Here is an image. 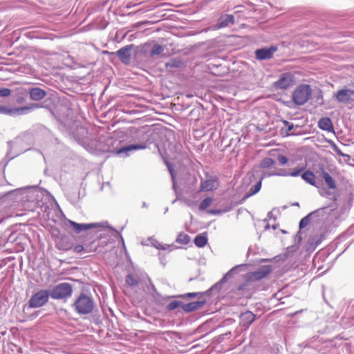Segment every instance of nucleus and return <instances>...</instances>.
<instances>
[{"mask_svg": "<svg viewBox=\"0 0 354 354\" xmlns=\"http://www.w3.org/2000/svg\"><path fill=\"white\" fill-rule=\"evenodd\" d=\"M48 192L37 185L17 188L8 193L10 198L21 203L26 209L32 210L41 205L43 196Z\"/></svg>", "mask_w": 354, "mask_h": 354, "instance_id": "nucleus-1", "label": "nucleus"}, {"mask_svg": "<svg viewBox=\"0 0 354 354\" xmlns=\"http://www.w3.org/2000/svg\"><path fill=\"white\" fill-rule=\"evenodd\" d=\"M120 141L109 136H101L95 144V148L101 152H111L121 157L125 158L129 156V152L134 150L145 149L147 144H131L119 147Z\"/></svg>", "mask_w": 354, "mask_h": 354, "instance_id": "nucleus-2", "label": "nucleus"}, {"mask_svg": "<svg viewBox=\"0 0 354 354\" xmlns=\"http://www.w3.org/2000/svg\"><path fill=\"white\" fill-rule=\"evenodd\" d=\"M95 301L92 296L85 292H81L75 299L72 305L74 310L79 315H88L93 312Z\"/></svg>", "mask_w": 354, "mask_h": 354, "instance_id": "nucleus-3", "label": "nucleus"}, {"mask_svg": "<svg viewBox=\"0 0 354 354\" xmlns=\"http://www.w3.org/2000/svg\"><path fill=\"white\" fill-rule=\"evenodd\" d=\"M50 298L55 300L66 301L71 297L73 292L72 284L62 282L53 286L50 290Z\"/></svg>", "mask_w": 354, "mask_h": 354, "instance_id": "nucleus-4", "label": "nucleus"}, {"mask_svg": "<svg viewBox=\"0 0 354 354\" xmlns=\"http://www.w3.org/2000/svg\"><path fill=\"white\" fill-rule=\"evenodd\" d=\"M312 88L309 84H299L292 94V102L297 106L304 105L310 99Z\"/></svg>", "mask_w": 354, "mask_h": 354, "instance_id": "nucleus-5", "label": "nucleus"}, {"mask_svg": "<svg viewBox=\"0 0 354 354\" xmlns=\"http://www.w3.org/2000/svg\"><path fill=\"white\" fill-rule=\"evenodd\" d=\"M50 297L49 290L41 289L34 293L28 300V306L31 308H40L46 305Z\"/></svg>", "mask_w": 354, "mask_h": 354, "instance_id": "nucleus-6", "label": "nucleus"}, {"mask_svg": "<svg viewBox=\"0 0 354 354\" xmlns=\"http://www.w3.org/2000/svg\"><path fill=\"white\" fill-rule=\"evenodd\" d=\"M40 106L37 104H31L29 106H24L19 108H11L9 106L0 105V114L8 115H20L28 113Z\"/></svg>", "mask_w": 354, "mask_h": 354, "instance_id": "nucleus-7", "label": "nucleus"}, {"mask_svg": "<svg viewBox=\"0 0 354 354\" xmlns=\"http://www.w3.org/2000/svg\"><path fill=\"white\" fill-rule=\"evenodd\" d=\"M245 267V266L244 264H241L235 266L231 268L218 282L216 283L208 290L206 291L207 293L210 292H218L221 290L222 286L227 281V279L232 278L235 274H237L239 272L243 270Z\"/></svg>", "mask_w": 354, "mask_h": 354, "instance_id": "nucleus-8", "label": "nucleus"}, {"mask_svg": "<svg viewBox=\"0 0 354 354\" xmlns=\"http://www.w3.org/2000/svg\"><path fill=\"white\" fill-rule=\"evenodd\" d=\"M335 100L341 104H347L354 102V89L344 88L333 94Z\"/></svg>", "mask_w": 354, "mask_h": 354, "instance_id": "nucleus-9", "label": "nucleus"}, {"mask_svg": "<svg viewBox=\"0 0 354 354\" xmlns=\"http://www.w3.org/2000/svg\"><path fill=\"white\" fill-rule=\"evenodd\" d=\"M219 187V180L214 174H205V178L200 184V191L209 192L216 190Z\"/></svg>", "mask_w": 354, "mask_h": 354, "instance_id": "nucleus-10", "label": "nucleus"}, {"mask_svg": "<svg viewBox=\"0 0 354 354\" xmlns=\"http://www.w3.org/2000/svg\"><path fill=\"white\" fill-rule=\"evenodd\" d=\"M295 83V76L290 72L280 75L279 80L274 82L273 86L276 89L286 90L292 86Z\"/></svg>", "mask_w": 354, "mask_h": 354, "instance_id": "nucleus-11", "label": "nucleus"}, {"mask_svg": "<svg viewBox=\"0 0 354 354\" xmlns=\"http://www.w3.org/2000/svg\"><path fill=\"white\" fill-rule=\"evenodd\" d=\"M277 50L278 48L275 45L257 48L254 51L255 58L259 61L270 59Z\"/></svg>", "mask_w": 354, "mask_h": 354, "instance_id": "nucleus-12", "label": "nucleus"}, {"mask_svg": "<svg viewBox=\"0 0 354 354\" xmlns=\"http://www.w3.org/2000/svg\"><path fill=\"white\" fill-rule=\"evenodd\" d=\"M133 47V44L127 45L118 50L115 54L122 63L127 65L131 62V50Z\"/></svg>", "mask_w": 354, "mask_h": 354, "instance_id": "nucleus-13", "label": "nucleus"}, {"mask_svg": "<svg viewBox=\"0 0 354 354\" xmlns=\"http://www.w3.org/2000/svg\"><path fill=\"white\" fill-rule=\"evenodd\" d=\"M68 225L73 230L75 234H80L82 232L86 231L93 227H98L100 223H78L71 220H68Z\"/></svg>", "mask_w": 354, "mask_h": 354, "instance_id": "nucleus-14", "label": "nucleus"}, {"mask_svg": "<svg viewBox=\"0 0 354 354\" xmlns=\"http://www.w3.org/2000/svg\"><path fill=\"white\" fill-rule=\"evenodd\" d=\"M319 194L324 198H326L331 201H336L337 200V195L335 193V189H330L328 187H325L322 182L317 187Z\"/></svg>", "mask_w": 354, "mask_h": 354, "instance_id": "nucleus-15", "label": "nucleus"}, {"mask_svg": "<svg viewBox=\"0 0 354 354\" xmlns=\"http://www.w3.org/2000/svg\"><path fill=\"white\" fill-rule=\"evenodd\" d=\"M272 271V266L269 265L261 266L252 272V278L259 281L267 277Z\"/></svg>", "mask_w": 354, "mask_h": 354, "instance_id": "nucleus-16", "label": "nucleus"}, {"mask_svg": "<svg viewBox=\"0 0 354 354\" xmlns=\"http://www.w3.org/2000/svg\"><path fill=\"white\" fill-rule=\"evenodd\" d=\"M319 175L324 181L327 187L330 189H336L337 184L334 178L325 170L324 167L322 165L319 167Z\"/></svg>", "mask_w": 354, "mask_h": 354, "instance_id": "nucleus-17", "label": "nucleus"}, {"mask_svg": "<svg viewBox=\"0 0 354 354\" xmlns=\"http://www.w3.org/2000/svg\"><path fill=\"white\" fill-rule=\"evenodd\" d=\"M206 303L207 301L205 299H199L187 304H183V310L186 313H189L201 309L206 304Z\"/></svg>", "mask_w": 354, "mask_h": 354, "instance_id": "nucleus-18", "label": "nucleus"}, {"mask_svg": "<svg viewBox=\"0 0 354 354\" xmlns=\"http://www.w3.org/2000/svg\"><path fill=\"white\" fill-rule=\"evenodd\" d=\"M234 24V17L233 15L225 14L221 15L216 23V29H221Z\"/></svg>", "mask_w": 354, "mask_h": 354, "instance_id": "nucleus-19", "label": "nucleus"}, {"mask_svg": "<svg viewBox=\"0 0 354 354\" xmlns=\"http://www.w3.org/2000/svg\"><path fill=\"white\" fill-rule=\"evenodd\" d=\"M255 319L256 315H254L251 311H245L242 313L240 315V324L243 327L248 328L254 322Z\"/></svg>", "mask_w": 354, "mask_h": 354, "instance_id": "nucleus-20", "label": "nucleus"}, {"mask_svg": "<svg viewBox=\"0 0 354 354\" xmlns=\"http://www.w3.org/2000/svg\"><path fill=\"white\" fill-rule=\"evenodd\" d=\"M301 177L306 183H308L312 186H314L316 188L322 183V182H317L316 180V176H315V174L309 169L304 171L301 174Z\"/></svg>", "mask_w": 354, "mask_h": 354, "instance_id": "nucleus-21", "label": "nucleus"}, {"mask_svg": "<svg viewBox=\"0 0 354 354\" xmlns=\"http://www.w3.org/2000/svg\"><path fill=\"white\" fill-rule=\"evenodd\" d=\"M30 98L32 101H39L44 99L47 93L39 87H33L29 90Z\"/></svg>", "mask_w": 354, "mask_h": 354, "instance_id": "nucleus-22", "label": "nucleus"}, {"mask_svg": "<svg viewBox=\"0 0 354 354\" xmlns=\"http://www.w3.org/2000/svg\"><path fill=\"white\" fill-rule=\"evenodd\" d=\"M166 165L168 169V171L171 176V181H172V189H174L175 194L176 196H178V186H177V182H176V177L175 174V171L174 169L173 165L169 162H166ZM179 198L177 196V198L172 201V203H174L177 200H178Z\"/></svg>", "mask_w": 354, "mask_h": 354, "instance_id": "nucleus-23", "label": "nucleus"}, {"mask_svg": "<svg viewBox=\"0 0 354 354\" xmlns=\"http://www.w3.org/2000/svg\"><path fill=\"white\" fill-rule=\"evenodd\" d=\"M318 127L324 131L332 132L334 131L333 124L329 118H322L318 121Z\"/></svg>", "mask_w": 354, "mask_h": 354, "instance_id": "nucleus-24", "label": "nucleus"}, {"mask_svg": "<svg viewBox=\"0 0 354 354\" xmlns=\"http://www.w3.org/2000/svg\"><path fill=\"white\" fill-rule=\"evenodd\" d=\"M205 294H207V292H187V293H185V294L169 296V297H167V299L179 298V299H192V298L198 297L199 299H201V297Z\"/></svg>", "mask_w": 354, "mask_h": 354, "instance_id": "nucleus-25", "label": "nucleus"}, {"mask_svg": "<svg viewBox=\"0 0 354 354\" xmlns=\"http://www.w3.org/2000/svg\"><path fill=\"white\" fill-rule=\"evenodd\" d=\"M327 207H322L311 212L312 221L319 222L322 218H324L326 214Z\"/></svg>", "mask_w": 354, "mask_h": 354, "instance_id": "nucleus-26", "label": "nucleus"}, {"mask_svg": "<svg viewBox=\"0 0 354 354\" xmlns=\"http://www.w3.org/2000/svg\"><path fill=\"white\" fill-rule=\"evenodd\" d=\"M147 241L149 243H142V244L147 245L150 244L158 250H165L170 247H173L172 245H163L162 243H160L158 240L153 239V237L148 238Z\"/></svg>", "mask_w": 354, "mask_h": 354, "instance_id": "nucleus-27", "label": "nucleus"}, {"mask_svg": "<svg viewBox=\"0 0 354 354\" xmlns=\"http://www.w3.org/2000/svg\"><path fill=\"white\" fill-rule=\"evenodd\" d=\"M207 235L206 233L197 234L194 239V244L198 248H203L207 243Z\"/></svg>", "mask_w": 354, "mask_h": 354, "instance_id": "nucleus-28", "label": "nucleus"}, {"mask_svg": "<svg viewBox=\"0 0 354 354\" xmlns=\"http://www.w3.org/2000/svg\"><path fill=\"white\" fill-rule=\"evenodd\" d=\"M261 185H262V178H259V180L254 185H252L250 187L249 192L245 194L243 199L244 200L247 199L249 197L258 193L261 188Z\"/></svg>", "mask_w": 354, "mask_h": 354, "instance_id": "nucleus-29", "label": "nucleus"}, {"mask_svg": "<svg viewBox=\"0 0 354 354\" xmlns=\"http://www.w3.org/2000/svg\"><path fill=\"white\" fill-rule=\"evenodd\" d=\"M183 302L180 300H173L170 301L167 305L166 306V309L168 311H172L178 308H181L183 309Z\"/></svg>", "mask_w": 354, "mask_h": 354, "instance_id": "nucleus-30", "label": "nucleus"}, {"mask_svg": "<svg viewBox=\"0 0 354 354\" xmlns=\"http://www.w3.org/2000/svg\"><path fill=\"white\" fill-rule=\"evenodd\" d=\"M125 281L129 286L134 287L138 285L139 279L137 276H135L133 274H129L126 277Z\"/></svg>", "mask_w": 354, "mask_h": 354, "instance_id": "nucleus-31", "label": "nucleus"}, {"mask_svg": "<svg viewBox=\"0 0 354 354\" xmlns=\"http://www.w3.org/2000/svg\"><path fill=\"white\" fill-rule=\"evenodd\" d=\"M282 122L284 125V128L281 129L282 133H283L286 136H289L291 134L289 133V131H292L294 128L293 123L288 122V120H282Z\"/></svg>", "mask_w": 354, "mask_h": 354, "instance_id": "nucleus-32", "label": "nucleus"}, {"mask_svg": "<svg viewBox=\"0 0 354 354\" xmlns=\"http://www.w3.org/2000/svg\"><path fill=\"white\" fill-rule=\"evenodd\" d=\"M275 160L271 158H264L261 161L259 166L261 168L266 169L273 166L275 164Z\"/></svg>", "mask_w": 354, "mask_h": 354, "instance_id": "nucleus-33", "label": "nucleus"}, {"mask_svg": "<svg viewBox=\"0 0 354 354\" xmlns=\"http://www.w3.org/2000/svg\"><path fill=\"white\" fill-rule=\"evenodd\" d=\"M183 62L179 59H172L169 62H167L165 66L167 68H178L181 67Z\"/></svg>", "mask_w": 354, "mask_h": 354, "instance_id": "nucleus-34", "label": "nucleus"}, {"mask_svg": "<svg viewBox=\"0 0 354 354\" xmlns=\"http://www.w3.org/2000/svg\"><path fill=\"white\" fill-rule=\"evenodd\" d=\"M190 241V237L188 234L185 233H180L176 239V242L180 244L186 245Z\"/></svg>", "mask_w": 354, "mask_h": 354, "instance_id": "nucleus-35", "label": "nucleus"}, {"mask_svg": "<svg viewBox=\"0 0 354 354\" xmlns=\"http://www.w3.org/2000/svg\"><path fill=\"white\" fill-rule=\"evenodd\" d=\"M212 203V198L209 196L205 198L200 203L198 209L200 211H204L209 207Z\"/></svg>", "mask_w": 354, "mask_h": 354, "instance_id": "nucleus-36", "label": "nucleus"}, {"mask_svg": "<svg viewBox=\"0 0 354 354\" xmlns=\"http://www.w3.org/2000/svg\"><path fill=\"white\" fill-rule=\"evenodd\" d=\"M311 215L313 214H308L300 220L299 223V229H304L309 225V223L312 221Z\"/></svg>", "mask_w": 354, "mask_h": 354, "instance_id": "nucleus-37", "label": "nucleus"}, {"mask_svg": "<svg viewBox=\"0 0 354 354\" xmlns=\"http://www.w3.org/2000/svg\"><path fill=\"white\" fill-rule=\"evenodd\" d=\"M164 51V48L162 45L156 44H154L151 50H150V55L154 56L161 54Z\"/></svg>", "mask_w": 354, "mask_h": 354, "instance_id": "nucleus-38", "label": "nucleus"}, {"mask_svg": "<svg viewBox=\"0 0 354 354\" xmlns=\"http://www.w3.org/2000/svg\"><path fill=\"white\" fill-rule=\"evenodd\" d=\"M332 149L339 156L346 157L348 160L351 159V156L343 153L337 145L333 141L330 142Z\"/></svg>", "mask_w": 354, "mask_h": 354, "instance_id": "nucleus-39", "label": "nucleus"}, {"mask_svg": "<svg viewBox=\"0 0 354 354\" xmlns=\"http://www.w3.org/2000/svg\"><path fill=\"white\" fill-rule=\"evenodd\" d=\"M304 167L294 168L292 171L288 174L289 176L297 177L303 173L302 171H304Z\"/></svg>", "mask_w": 354, "mask_h": 354, "instance_id": "nucleus-40", "label": "nucleus"}, {"mask_svg": "<svg viewBox=\"0 0 354 354\" xmlns=\"http://www.w3.org/2000/svg\"><path fill=\"white\" fill-rule=\"evenodd\" d=\"M277 160L279 161V162L281 165H285L288 162V158L283 154H279L277 156Z\"/></svg>", "mask_w": 354, "mask_h": 354, "instance_id": "nucleus-41", "label": "nucleus"}, {"mask_svg": "<svg viewBox=\"0 0 354 354\" xmlns=\"http://www.w3.org/2000/svg\"><path fill=\"white\" fill-rule=\"evenodd\" d=\"M11 90L8 88H0V96L7 97L10 95Z\"/></svg>", "mask_w": 354, "mask_h": 354, "instance_id": "nucleus-42", "label": "nucleus"}, {"mask_svg": "<svg viewBox=\"0 0 354 354\" xmlns=\"http://www.w3.org/2000/svg\"><path fill=\"white\" fill-rule=\"evenodd\" d=\"M316 102L319 105L323 104V93L321 90L319 91L317 95H316Z\"/></svg>", "mask_w": 354, "mask_h": 354, "instance_id": "nucleus-43", "label": "nucleus"}, {"mask_svg": "<svg viewBox=\"0 0 354 354\" xmlns=\"http://www.w3.org/2000/svg\"><path fill=\"white\" fill-rule=\"evenodd\" d=\"M286 169H280L279 171H276V176H289V174Z\"/></svg>", "mask_w": 354, "mask_h": 354, "instance_id": "nucleus-44", "label": "nucleus"}, {"mask_svg": "<svg viewBox=\"0 0 354 354\" xmlns=\"http://www.w3.org/2000/svg\"><path fill=\"white\" fill-rule=\"evenodd\" d=\"M270 176H276V171H272V172L264 171V172H263V174H261V176L259 178H262V180H263L265 178L270 177Z\"/></svg>", "mask_w": 354, "mask_h": 354, "instance_id": "nucleus-45", "label": "nucleus"}, {"mask_svg": "<svg viewBox=\"0 0 354 354\" xmlns=\"http://www.w3.org/2000/svg\"><path fill=\"white\" fill-rule=\"evenodd\" d=\"M73 250L75 253H80L84 250V246L80 244L77 245L74 247Z\"/></svg>", "mask_w": 354, "mask_h": 354, "instance_id": "nucleus-46", "label": "nucleus"}, {"mask_svg": "<svg viewBox=\"0 0 354 354\" xmlns=\"http://www.w3.org/2000/svg\"><path fill=\"white\" fill-rule=\"evenodd\" d=\"M83 144H84V148L87 151H88L91 153H93L94 152V151H95V148L94 147H91L89 144H88L87 145H86L85 141H83Z\"/></svg>", "mask_w": 354, "mask_h": 354, "instance_id": "nucleus-47", "label": "nucleus"}, {"mask_svg": "<svg viewBox=\"0 0 354 354\" xmlns=\"http://www.w3.org/2000/svg\"><path fill=\"white\" fill-rule=\"evenodd\" d=\"M268 216V218L269 219H273V220H276L277 219V217L273 215L272 211L269 212L268 213V216Z\"/></svg>", "mask_w": 354, "mask_h": 354, "instance_id": "nucleus-48", "label": "nucleus"}, {"mask_svg": "<svg viewBox=\"0 0 354 354\" xmlns=\"http://www.w3.org/2000/svg\"><path fill=\"white\" fill-rule=\"evenodd\" d=\"M183 201H184V203H185L187 206H189V207H191V206H192V203H193V202H192L191 200H189V199H186V198H185V199L183 200Z\"/></svg>", "mask_w": 354, "mask_h": 354, "instance_id": "nucleus-49", "label": "nucleus"}, {"mask_svg": "<svg viewBox=\"0 0 354 354\" xmlns=\"http://www.w3.org/2000/svg\"><path fill=\"white\" fill-rule=\"evenodd\" d=\"M209 212L212 214H219L221 212V211L220 210H211Z\"/></svg>", "mask_w": 354, "mask_h": 354, "instance_id": "nucleus-50", "label": "nucleus"}, {"mask_svg": "<svg viewBox=\"0 0 354 354\" xmlns=\"http://www.w3.org/2000/svg\"><path fill=\"white\" fill-rule=\"evenodd\" d=\"M22 101H23L22 97H18V98L17 99V102L18 103H20V102H21Z\"/></svg>", "mask_w": 354, "mask_h": 354, "instance_id": "nucleus-51", "label": "nucleus"}, {"mask_svg": "<svg viewBox=\"0 0 354 354\" xmlns=\"http://www.w3.org/2000/svg\"><path fill=\"white\" fill-rule=\"evenodd\" d=\"M142 207H148V205H147V204L145 202H143V203H142Z\"/></svg>", "mask_w": 354, "mask_h": 354, "instance_id": "nucleus-52", "label": "nucleus"}, {"mask_svg": "<svg viewBox=\"0 0 354 354\" xmlns=\"http://www.w3.org/2000/svg\"><path fill=\"white\" fill-rule=\"evenodd\" d=\"M138 133H139V134H143V133H144V131H143V130H140V131H138Z\"/></svg>", "mask_w": 354, "mask_h": 354, "instance_id": "nucleus-53", "label": "nucleus"}, {"mask_svg": "<svg viewBox=\"0 0 354 354\" xmlns=\"http://www.w3.org/2000/svg\"><path fill=\"white\" fill-rule=\"evenodd\" d=\"M120 237H121V239H122V243H123V245L124 246V241L123 239V238L122 237V236L120 234Z\"/></svg>", "mask_w": 354, "mask_h": 354, "instance_id": "nucleus-54", "label": "nucleus"}, {"mask_svg": "<svg viewBox=\"0 0 354 354\" xmlns=\"http://www.w3.org/2000/svg\"><path fill=\"white\" fill-rule=\"evenodd\" d=\"M319 243H320V240H317V241H316V245H319Z\"/></svg>", "mask_w": 354, "mask_h": 354, "instance_id": "nucleus-55", "label": "nucleus"}, {"mask_svg": "<svg viewBox=\"0 0 354 354\" xmlns=\"http://www.w3.org/2000/svg\"><path fill=\"white\" fill-rule=\"evenodd\" d=\"M269 228H270V225L268 224H267L266 226V229L267 230V229H269Z\"/></svg>", "mask_w": 354, "mask_h": 354, "instance_id": "nucleus-56", "label": "nucleus"}, {"mask_svg": "<svg viewBox=\"0 0 354 354\" xmlns=\"http://www.w3.org/2000/svg\"><path fill=\"white\" fill-rule=\"evenodd\" d=\"M277 225H272V228H273L274 230L277 229Z\"/></svg>", "mask_w": 354, "mask_h": 354, "instance_id": "nucleus-57", "label": "nucleus"}, {"mask_svg": "<svg viewBox=\"0 0 354 354\" xmlns=\"http://www.w3.org/2000/svg\"><path fill=\"white\" fill-rule=\"evenodd\" d=\"M293 205H294L299 206V203H297H297H294Z\"/></svg>", "mask_w": 354, "mask_h": 354, "instance_id": "nucleus-58", "label": "nucleus"}, {"mask_svg": "<svg viewBox=\"0 0 354 354\" xmlns=\"http://www.w3.org/2000/svg\"><path fill=\"white\" fill-rule=\"evenodd\" d=\"M165 212L166 213L167 211H168V207H167L166 209H165Z\"/></svg>", "mask_w": 354, "mask_h": 354, "instance_id": "nucleus-59", "label": "nucleus"}]
</instances>
